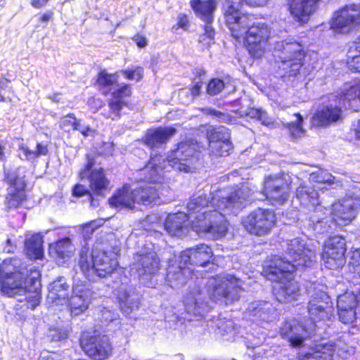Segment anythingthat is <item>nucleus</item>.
<instances>
[{
    "mask_svg": "<svg viewBox=\"0 0 360 360\" xmlns=\"http://www.w3.org/2000/svg\"><path fill=\"white\" fill-rule=\"evenodd\" d=\"M210 195V200L204 193L193 195L187 204L186 215L193 231L218 239L228 231L225 214H236L244 207L250 191L247 186L243 185L237 190H214Z\"/></svg>",
    "mask_w": 360,
    "mask_h": 360,
    "instance_id": "f257e3e1",
    "label": "nucleus"
},
{
    "mask_svg": "<svg viewBox=\"0 0 360 360\" xmlns=\"http://www.w3.org/2000/svg\"><path fill=\"white\" fill-rule=\"evenodd\" d=\"M295 264L285 263L279 256H274L266 272L268 279L276 282L274 294L280 302H289L300 295L298 283L292 278Z\"/></svg>",
    "mask_w": 360,
    "mask_h": 360,
    "instance_id": "f03ea898",
    "label": "nucleus"
},
{
    "mask_svg": "<svg viewBox=\"0 0 360 360\" xmlns=\"http://www.w3.org/2000/svg\"><path fill=\"white\" fill-rule=\"evenodd\" d=\"M78 264L83 274L91 281L96 276L103 278L111 274L118 263L113 252H108L97 244L91 254H89V249L86 247L82 248Z\"/></svg>",
    "mask_w": 360,
    "mask_h": 360,
    "instance_id": "7ed1b4c3",
    "label": "nucleus"
},
{
    "mask_svg": "<svg viewBox=\"0 0 360 360\" xmlns=\"http://www.w3.org/2000/svg\"><path fill=\"white\" fill-rule=\"evenodd\" d=\"M277 74L281 77H295L303 65L305 53L296 41H277L273 53Z\"/></svg>",
    "mask_w": 360,
    "mask_h": 360,
    "instance_id": "20e7f679",
    "label": "nucleus"
},
{
    "mask_svg": "<svg viewBox=\"0 0 360 360\" xmlns=\"http://www.w3.org/2000/svg\"><path fill=\"white\" fill-rule=\"evenodd\" d=\"M250 20L247 15L245 23H240L236 19V24L238 28L234 30L229 27L231 35L236 39H240L245 34L247 48L250 54L254 58H260L264 55L269 46V39L271 34L270 27L264 22H257L250 25Z\"/></svg>",
    "mask_w": 360,
    "mask_h": 360,
    "instance_id": "39448f33",
    "label": "nucleus"
},
{
    "mask_svg": "<svg viewBox=\"0 0 360 360\" xmlns=\"http://www.w3.org/2000/svg\"><path fill=\"white\" fill-rule=\"evenodd\" d=\"M18 260H4L0 265V290L4 295L14 297L25 292L30 282L29 269L18 270Z\"/></svg>",
    "mask_w": 360,
    "mask_h": 360,
    "instance_id": "423d86ee",
    "label": "nucleus"
},
{
    "mask_svg": "<svg viewBox=\"0 0 360 360\" xmlns=\"http://www.w3.org/2000/svg\"><path fill=\"white\" fill-rule=\"evenodd\" d=\"M242 285L243 282L236 276L224 274L209 278L207 292L213 302L227 305L239 299Z\"/></svg>",
    "mask_w": 360,
    "mask_h": 360,
    "instance_id": "0eeeda50",
    "label": "nucleus"
},
{
    "mask_svg": "<svg viewBox=\"0 0 360 360\" xmlns=\"http://www.w3.org/2000/svg\"><path fill=\"white\" fill-rule=\"evenodd\" d=\"M25 175L20 168L11 169L5 172L4 181L8 185L6 206L8 210H15L26 201Z\"/></svg>",
    "mask_w": 360,
    "mask_h": 360,
    "instance_id": "6e6552de",
    "label": "nucleus"
},
{
    "mask_svg": "<svg viewBox=\"0 0 360 360\" xmlns=\"http://www.w3.org/2000/svg\"><path fill=\"white\" fill-rule=\"evenodd\" d=\"M199 148L198 144L194 140L182 141L163 162L164 163L167 162L169 166L176 171L188 173L191 171V162Z\"/></svg>",
    "mask_w": 360,
    "mask_h": 360,
    "instance_id": "1a4fd4ad",
    "label": "nucleus"
},
{
    "mask_svg": "<svg viewBox=\"0 0 360 360\" xmlns=\"http://www.w3.org/2000/svg\"><path fill=\"white\" fill-rule=\"evenodd\" d=\"M276 223L274 211L258 208L243 219V225L250 234L263 236L270 233Z\"/></svg>",
    "mask_w": 360,
    "mask_h": 360,
    "instance_id": "9d476101",
    "label": "nucleus"
},
{
    "mask_svg": "<svg viewBox=\"0 0 360 360\" xmlns=\"http://www.w3.org/2000/svg\"><path fill=\"white\" fill-rule=\"evenodd\" d=\"M290 176L288 174L271 175L265 179L264 193L273 205H281L289 198Z\"/></svg>",
    "mask_w": 360,
    "mask_h": 360,
    "instance_id": "9b49d317",
    "label": "nucleus"
},
{
    "mask_svg": "<svg viewBox=\"0 0 360 360\" xmlns=\"http://www.w3.org/2000/svg\"><path fill=\"white\" fill-rule=\"evenodd\" d=\"M360 25V4L346 5L333 14L330 28L335 32L347 34Z\"/></svg>",
    "mask_w": 360,
    "mask_h": 360,
    "instance_id": "f8f14e48",
    "label": "nucleus"
},
{
    "mask_svg": "<svg viewBox=\"0 0 360 360\" xmlns=\"http://www.w3.org/2000/svg\"><path fill=\"white\" fill-rule=\"evenodd\" d=\"M285 248L289 259L283 262L295 264V269L310 266L316 257L315 251L307 247L304 240L300 238L287 240Z\"/></svg>",
    "mask_w": 360,
    "mask_h": 360,
    "instance_id": "ddd939ff",
    "label": "nucleus"
},
{
    "mask_svg": "<svg viewBox=\"0 0 360 360\" xmlns=\"http://www.w3.org/2000/svg\"><path fill=\"white\" fill-rule=\"evenodd\" d=\"M310 323L330 320L334 317V307L330 297L323 291L319 290L311 295L308 303Z\"/></svg>",
    "mask_w": 360,
    "mask_h": 360,
    "instance_id": "4468645a",
    "label": "nucleus"
},
{
    "mask_svg": "<svg viewBox=\"0 0 360 360\" xmlns=\"http://www.w3.org/2000/svg\"><path fill=\"white\" fill-rule=\"evenodd\" d=\"M80 345L85 354L95 360L107 359L112 353V346L105 335H89L83 334Z\"/></svg>",
    "mask_w": 360,
    "mask_h": 360,
    "instance_id": "2eb2a0df",
    "label": "nucleus"
},
{
    "mask_svg": "<svg viewBox=\"0 0 360 360\" xmlns=\"http://www.w3.org/2000/svg\"><path fill=\"white\" fill-rule=\"evenodd\" d=\"M345 240L340 236L330 237L326 243L322 253L324 265L329 269L342 267L345 262Z\"/></svg>",
    "mask_w": 360,
    "mask_h": 360,
    "instance_id": "dca6fc26",
    "label": "nucleus"
},
{
    "mask_svg": "<svg viewBox=\"0 0 360 360\" xmlns=\"http://www.w3.org/2000/svg\"><path fill=\"white\" fill-rule=\"evenodd\" d=\"M191 6L197 15L205 22L204 26V34L200 36L199 41L205 45H209L214 39V30L211 26L213 21V13L215 11L217 4L215 0H192Z\"/></svg>",
    "mask_w": 360,
    "mask_h": 360,
    "instance_id": "f3484780",
    "label": "nucleus"
},
{
    "mask_svg": "<svg viewBox=\"0 0 360 360\" xmlns=\"http://www.w3.org/2000/svg\"><path fill=\"white\" fill-rule=\"evenodd\" d=\"M314 330V325L307 326L301 324L295 319L286 321L281 328L280 335L288 340L292 347L301 346Z\"/></svg>",
    "mask_w": 360,
    "mask_h": 360,
    "instance_id": "a211bd4d",
    "label": "nucleus"
},
{
    "mask_svg": "<svg viewBox=\"0 0 360 360\" xmlns=\"http://www.w3.org/2000/svg\"><path fill=\"white\" fill-rule=\"evenodd\" d=\"M94 160L88 157V162L80 172L82 179L88 177L91 191L98 195H105L109 190L110 181L106 178L102 168L92 169Z\"/></svg>",
    "mask_w": 360,
    "mask_h": 360,
    "instance_id": "6ab92c4d",
    "label": "nucleus"
},
{
    "mask_svg": "<svg viewBox=\"0 0 360 360\" xmlns=\"http://www.w3.org/2000/svg\"><path fill=\"white\" fill-rule=\"evenodd\" d=\"M360 206V198L347 196L333 204L331 214L333 221L340 226L349 224L355 217L356 210Z\"/></svg>",
    "mask_w": 360,
    "mask_h": 360,
    "instance_id": "aec40b11",
    "label": "nucleus"
},
{
    "mask_svg": "<svg viewBox=\"0 0 360 360\" xmlns=\"http://www.w3.org/2000/svg\"><path fill=\"white\" fill-rule=\"evenodd\" d=\"M268 0H226L224 6V14L226 25H230L232 30L235 32L238 29V25L236 24L238 19L239 22L245 23L247 21V15L241 12L243 1L251 6H262Z\"/></svg>",
    "mask_w": 360,
    "mask_h": 360,
    "instance_id": "412c9836",
    "label": "nucleus"
},
{
    "mask_svg": "<svg viewBox=\"0 0 360 360\" xmlns=\"http://www.w3.org/2000/svg\"><path fill=\"white\" fill-rule=\"evenodd\" d=\"M160 259L154 251L141 252L134 257L131 270L136 271L139 276H150L159 269Z\"/></svg>",
    "mask_w": 360,
    "mask_h": 360,
    "instance_id": "4be33fe9",
    "label": "nucleus"
},
{
    "mask_svg": "<svg viewBox=\"0 0 360 360\" xmlns=\"http://www.w3.org/2000/svg\"><path fill=\"white\" fill-rule=\"evenodd\" d=\"M131 90L128 85H124L112 94L108 101L107 109H104L102 114L107 119L117 120L121 117V111L127 106L126 98L130 96Z\"/></svg>",
    "mask_w": 360,
    "mask_h": 360,
    "instance_id": "5701e85b",
    "label": "nucleus"
},
{
    "mask_svg": "<svg viewBox=\"0 0 360 360\" xmlns=\"http://www.w3.org/2000/svg\"><path fill=\"white\" fill-rule=\"evenodd\" d=\"M320 0H287L288 11L292 17L300 22H307L318 9Z\"/></svg>",
    "mask_w": 360,
    "mask_h": 360,
    "instance_id": "b1692460",
    "label": "nucleus"
},
{
    "mask_svg": "<svg viewBox=\"0 0 360 360\" xmlns=\"http://www.w3.org/2000/svg\"><path fill=\"white\" fill-rule=\"evenodd\" d=\"M193 269L184 264V260L178 257V260L169 265L167 273V282L173 288H178L185 284L192 277Z\"/></svg>",
    "mask_w": 360,
    "mask_h": 360,
    "instance_id": "393cba45",
    "label": "nucleus"
},
{
    "mask_svg": "<svg viewBox=\"0 0 360 360\" xmlns=\"http://www.w3.org/2000/svg\"><path fill=\"white\" fill-rule=\"evenodd\" d=\"M212 255L208 245L200 244L181 252L179 259L184 260V264L205 266L210 262Z\"/></svg>",
    "mask_w": 360,
    "mask_h": 360,
    "instance_id": "a878e982",
    "label": "nucleus"
},
{
    "mask_svg": "<svg viewBox=\"0 0 360 360\" xmlns=\"http://www.w3.org/2000/svg\"><path fill=\"white\" fill-rule=\"evenodd\" d=\"M357 300L352 292H345L337 299V307L340 320L344 323H351L356 319Z\"/></svg>",
    "mask_w": 360,
    "mask_h": 360,
    "instance_id": "bb28decb",
    "label": "nucleus"
},
{
    "mask_svg": "<svg viewBox=\"0 0 360 360\" xmlns=\"http://www.w3.org/2000/svg\"><path fill=\"white\" fill-rule=\"evenodd\" d=\"M92 292L84 285H75L73 294L69 300L71 314L78 316L84 312L89 306Z\"/></svg>",
    "mask_w": 360,
    "mask_h": 360,
    "instance_id": "cd10ccee",
    "label": "nucleus"
},
{
    "mask_svg": "<svg viewBox=\"0 0 360 360\" xmlns=\"http://www.w3.org/2000/svg\"><path fill=\"white\" fill-rule=\"evenodd\" d=\"M184 303L186 311L195 316H202L210 310V307L207 302L204 301L198 286H195L184 295Z\"/></svg>",
    "mask_w": 360,
    "mask_h": 360,
    "instance_id": "c85d7f7f",
    "label": "nucleus"
},
{
    "mask_svg": "<svg viewBox=\"0 0 360 360\" xmlns=\"http://www.w3.org/2000/svg\"><path fill=\"white\" fill-rule=\"evenodd\" d=\"M176 133L173 127H156L148 129L142 138L143 143L150 148H160Z\"/></svg>",
    "mask_w": 360,
    "mask_h": 360,
    "instance_id": "c756f323",
    "label": "nucleus"
},
{
    "mask_svg": "<svg viewBox=\"0 0 360 360\" xmlns=\"http://www.w3.org/2000/svg\"><path fill=\"white\" fill-rule=\"evenodd\" d=\"M40 276V272L35 267H31L28 276L30 282L27 283L26 292L21 294L25 295L27 307L32 309L38 306L41 301Z\"/></svg>",
    "mask_w": 360,
    "mask_h": 360,
    "instance_id": "7c9ffc66",
    "label": "nucleus"
},
{
    "mask_svg": "<svg viewBox=\"0 0 360 360\" xmlns=\"http://www.w3.org/2000/svg\"><path fill=\"white\" fill-rule=\"evenodd\" d=\"M165 159L160 155L151 158L148 165L142 169L145 174L144 180L150 182L160 184L163 180L164 170L169 171V165L164 163Z\"/></svg>",
    "mask_w": 360,
    "mask_h": 360,
    "instance_id": "2f4dec72",
    "label": "nucleus"
},
{
    "mask_svg": "<svg viewBox=\"0 0 360 360\" xmlns=\"http://www.w3.org/2000/svg\"><path fill=\"white\" fill-rule=\"evenodd\" d=\"M338 342L321 343L299 353V360H331Z\"/></svg>",
    "mask_w": 360,
    "mask_h": 360,
    "instance_id": "473e14b6",
    "label": "nucleus"
},
{
    "mask_svg": "<svg viewBox=\"0 0 360 360\" xmlns=\"http://www.w3.org/2000/svg\"><path fill=\"white\" fill-rule=\"evenodd\" d=\"M342 111L340 106L328 105L318 110L311 118V124L315 127H328L342 120Z\"/></svg>",
    "mask_w": 360,
    "mask_h": 360,
    "instance_id": "72a5a7b5",
    "label": "nucleus"
},
{
    "mask_svg": "<svg viewBox=\"0 0 360 360\" xmlns=\"http://www.w3.org/2000/svg\"><path fill=\"white\" fill-rule=\"evenodd\" d=\"M250 316L254 317V321L269 322L276 318V308L273 304L266 301H255L251 302L248 309Z\"/></svg>",
    "mask_w": 360,
    "mask_h": 360,
    "instance_id": "f704fd0d",
    "label": "nucleus"
},
{
    "mask_svg": "<svg viewBox=\"0 0 360 360\" xmlns=\"http://www.w3.org/2000/svg\"><path fill=\"white\" fill-rule=\"evenodd\" d=\"M188 217L184 212L170 214L165 221V229L171 236L181 237L188 231Z\"/></svg>",
    "mask_w": 360,
    "mask_h": 360,
    "instance_id": "c9c22d12",
    "label": "nucleus"
},
{
    "mask_svg": "<svg viewBox=\"0 0 360 360\" xmlns=\"http://www.w3.org/2000/svg\"><path fill=\"white\" fill-rule=\"evenodd\" d=\"M134 196H135L134 189H131L128 185H124L109 199V203L111 206L117 208L133 209L134 204L136 203Z\"/></svg>",
    "mask_w": 360,
    "mask_h": 360,
    "instance_id": "e433bc0d",
    "label": "nucleus"
},
{
    "mask_svg": "<svg viewBox=\"0 0 360 360\" xmlns=\"http://www.w3.org/2000/svg\"><path fill=\"white\" fill-rule=\"evenodd\" d=\"M160 185H146L134 189L136 203L149 205L159 198Z\"/></svg>",
    "mask_w": 360,
    "mask_h": 360,
    "instance_id": "4c0bfd02",
    "label": "nucleus"
},
{
    "mask_svg": "<svg viewBox=\"0 0 360 360\" xmlns=\"http://www.w3.org/2000/svg\"><path fill=\"white\" fill-rule=\"evenodd\" d=\"M296 197L301 204L309 208H314L320 204L318 192L306 185H300L297 188Z\"/></svg>",
    "mask_w": 360,
    "mask_h": 360,
    "instance_id": "58836bf2",
    "label": "nucleus"
},
{
    "mask_svg": "<svg viewBox=\"0 0 360 360\" xmlns=\"http://www.w3.org/2000/svg\"><path fill=\"white\" fill-rule=\"evenodd\" d=\"M68 288L69 286L67 285L65 278L60 277L50 284L48 297L56 302L57 304L66 303Z\"/></svg>",
    "mask_w": 360,
    "mask_h": 360,
    "instance_id": "ea45409f",
    "label": "nucleus"
},
{
    "mask_svg": "<svg viewBox=\"0 0 360 360\" xmlns=\"http://www.w3.org/2000/svg\"><path fill=\"white\" fill-rule=\"evenodd\" d=\"M338 96V103H345L356 98L360 101V82L346 84Z\"/></svg>",
    "mask_w": 360,
    "mask_h": 360,
    "instance_id": "a19ab883",
    "label": "nucleus"
},
{
    "mask_svg": "<svg viewBox=\"0 0 360 360\" xmlns=\"http://www.w3.org/2000/svg\"><path fill=\"white\" fill-rule=\"evenodd\" d=\"M25 247L29 256L35 259H39L42 257V238L39 234H34L27 239Z\"/></svg>",
    "mask_w": 360,
    "mask_h": 360,
    "instance_id": "79ce46f5",
    "label": "nucleus"
},
{
    "mask_svg": "<svg viewBox=\"0 0 360 360\" xmlns=\"http://www.w3.org/2000/svg\"><path fill=\"white\" fill-rule=\"evenodd\" d=\"M48 153L47 146L41 143L37 145L36 150H31L27 146L21 145L19 148V156L22 160L34 161L41 155Z\"/></svg>",
    "mask_w": 360,
    "mask_h": 360,
    "instance_id": "37998d69",
    "label": "nucleus"
},
{
    "mask_svg": "<svg viewBox=\"0 0 360 360\" xmlns=\"http://www.w3.org/2000/svg\"><path fill=\"white\" fill-rule=\"evenodd\" d=\"M117 81L118 76L116 74H108L105 70L101 71L97 78V84L105 94L112 90Z\"/></svg>",
    "mask_w": 360,
    "mask_h": 360,
    "instance_id": "c03bdc74",
    "label": "nucleus"
},
{
    "mask_svg": "<svg viewBox=\"0 0 360 360\" xmlns=\"http://www.w3.org/2000/svg\"><path fill=\"white\" fill-rule=\"evenodd\" d=\"M118 298L120 302V309L126 314H130L139 307V302L136 295H130L124 291L118 295Z\"/></svg>",
    "mask_w": 360,
    "mask_h": 360,
    "instance_id": "a18cd8bd",
    "label": "nucleus"
},
{
    "mask_svg": "<svg viewBox=\"0 0 360 360\" xmlns=\"http://www.w3.org/2000/svg\"><path fill=\"white\" fill-rule=\"evenodd\" d=\"M52 248L54 249L57 256L62 259L70 257L74 250L71 240L68 238L58 241Z\"/></svg>",
    "mask_w": 360,
    "mask_h": 360,
    "instance_id": "49530a36",
    "label": "nucleus"
},
{
    "mask_svg": "<svg viewBox=\"0 0 360 360\" xmlns=\"http://www.w3.org/2000/svg\"><path fill=\"white\" fill-rule=\"evenodd\" d=\"M295 120L285 124V127L288 129L292 137L297 139L302 137L304 134L302 127L303 119L300 114L294 115Z\"/></svg>",
    "mask_w": 360,
    "mask_h": 360,
    "instance_id": "de8ad7c7",
    "label": "nucleus"
},
{
    "mask_svg": "<svg viewBox=\"0 0 360 360\" xmlns=\"http://www.w3.org/2000/svg\"><path fill=\"white\" fill-rule=\"evenodd\" d=\"M309 180L313 182L328 184L333 185L336 182V179L326 170L319 169L309 174Z\"/></svg>",
    "mask_w": 360,
    "mask_h": 360,
    "instance_id": "09e8293b",
    "label": "nucleus"
},
{
    "mask_svg": "<svg viewBox=\"0 0 360 360\" xmlns=\"http://www.w3.org/2000/svg\"><path fill=\"white\" fill-rule=\"evenodd\" d=\"M347 65L351 70L360 72V49L352 46L347 52Z\"/></svg>",
    "mask_w": 360,
    "mask_h": 360,
    "instance_id": "8fccbe9b",
    "label": "nucleus"
},
{
    "mask_svg": "<svg viewBox=\"0 0 360 360\" xmlns=\"http://www.w3.org/2000/svg\"><path fill=\"white\" fill-rule=\"evenodd\" d=\"M210 148L212 152L216 155L227 156L232 150V143L230 141L225 142L210 143Z\"/></svg>",
    "mask_w": 360,
    "mask_h": 360,
    "instance_id": "3c124183",
    "label": "nucleus"
},
{
    "mask_svg": "<svg viewBox=\"0 0 360 360\" xmlns=\"http://www.w3.org/2000/svg\"><path fill=\"white\" fill-rule=\"evenodd\" d=\"M231 136L229 129L225 127H219L212 130L208 136L210 143L225 142L230 141Z\"/></svg>",
    "mask_w": 360,
    "mask_h": 360,
    "instance_id": "603ef678",
    "label": "nucleus"
},
{
    "mask_svg": "<svg viewBox=\"0 0 360 360\" xmlns=\"http://www.w3.org/2000/svg\"><path fill=\"white\" fill-rule=\"evenodd\" d=\"M224 88V83L219 79H212L207 86V92L210 96L219 94Z\"/></svg>",
    "mask_w": 360,
    "mask_h": 360,
    "instance_id": "864d4df0",
    "label": "nucleus"
},
{
    "mask_svg": "<svg viewBox=\"0 0 360 360\" xmlns=\"http://www.w3.org/2000/svg\"><path fill=\"white\" fill-rule=\"evenodd\" d=\"M77 120L75 116L72 113H70L66 116L61 118L60 122V127L65 131H69L70 130H74L75 127L76 126V123Z\"/></svg>",
    "mask_w": 360,
    "mask_h": 360,
    "instance_id": "5fc2aeb1",
    "label": "nucleus"
},
{
    "mask_svg": "<svg viewBox=\"0 0 360 360\" xmlns=\"http://www.w3.org/2000/svg\"><path fill=\"white\" fill-rule=\"evenodd\" d=\"M101 226L96 221L83 224L81 226V232L85 240L89 239L94 232Z\"/></svg>",
    "mask_w": 360,
    "mask_h": 360,
    "instance_id": "6e6d98bb",
    "label": "nucleus"
},
{
    "mask_svg": "<svg viewBox=\"0 0 360 360\" xmlns=\"http://www.w3.org/2000/svg\"><path fill=\"white\" fill-rule=\"evenodd\" d=\"M100 319L103 323L112 322L117 319V314L109 309L103 307L100 311Z\"/></svg>",
    "mask_w": 360,
    "mask_h": 360,
    "instance_id": "4d7b16f0",
    "label": "nucleus"
},
{
    "mask_svg": "<svg viewBox=\"0 0 360 360\" xmlns=\"http://www.w3.org/2000/svg\"><path fill=\"white\" fill-rule=\"evenodd\" d=\"M74 130L80 131L85 137L93 136L96 132V131L89 126L82 124L80 120H77Z\"/></svg>",
    "mask_w": 360,
    "mask_h": 360,
    "instance_id": "13d9d810",
    "label": "nucleus"
},
{
    "mask_svg": "<svg viewBox=\"0 0 360 360\" xmlns=\"http://www.w3.org/2000/svg\"><path fill=\"white\" fill-rule=\"evenodd\" d=\"M143 72V70L141 68H136L134 70L123 71V74L127 79L136 81H139L142 78Z\"/></svg>",
    "mask_w": 360,
    "mask_h": 360,
    "instance_id": "bf43d9fd",
    "label": "nucleus"
},
{
    "mask_svg": "<svg viewBox=\"0 0 360 360\" xmlns=\"http://www.w3.org/2000/svg\"><path fill=\"white\" fill-rule=\"evenodd\" d=\"M202 110L206 114H210L213 116L219 117L220 121L225 122L231 121V118L230 115L228 114L223 113V112H221L219 111H217V110H215L211 109V108H205Z\"/></svg>",
    "mask_w": 360,
    "mask_h": 360,
    "instance_id": "052dcab7",
    "label": "nucleus"
},
{
    "mask_svg": "<svg viewBox=\"0 0 360 360\" xmlns=\"http://www.w3.org/2000/svg\"><path fill=\"white\" fill-rule=\"evenodd\" d=\"M48 336L51 339L52 341H58L66 337L65 331L57 328H51L49 329Z\"/></svg>",
    "mask_w": 360,
    "mask_h": 360,
    "instance_id": "680f3d73",
    "label": "nucleus"
},
{
    "mask_svg": "<svg viewBox=\"0 0 360 360\" xmlns=\"http://www.w3.org/2000/svg\"><path fill=\"white\" fill-rule=\"evenodd\" d=\"M89 193L86 187L81 184H77L72 189V194L75 196L81 197Z\"/></svg>",
    "mask_w": 360,
    "mask_h": 360,
    "instance_id": "e2e57ef3",
    "label": "nucleus"
},
{
    "mask_svg": "<svg viewBox=\"0 0 360 360\" xmlns=\"http://www.w3.org/2000/svg\"><path fill=\"white\" fill-rule=\"evenodd\" d=\"M257 120L260 121L261 123L265 126H269L272 123L271 119L267 116L266 112L262 110H260V115Z\"/></svg>",
    "mask_w": 360,
    "mask_h": 360,
    "instance_id": "0e129e2a",
    "label": "nucleus"
},
{
    "mask_svg": "<svg viewBox=\"0 0 360 360\" xmlns=\"http://www.w3.org/2000/svg\"><path fill=\"white\" fill-rule=\"evenodd\" d=\"M260 109L250 108L245 111V115L252 119L257 120L259 115H260Z\"/></svg>",
    "mask_w": 360,
    "mask_h": 360,
    "instance_id": "69168bd1",
    "label": "nucleus"
},
{
    "mask_svg": "<svg viewBox=\"0 0 360 360\" xmlns=\"http://www.w3.org/2000/svg\"><path fill=\"white\" fill-rule=\"evenodd\" d=\"M49 0H30L31 6L34 8H41L44 7Z\"/></svg>",
    "mask_w": 360,
    "mask_h": 360,
    "instance_id": "338daca9",
    "label": "nucleus"
},
{
    "mask_svg": "<svg viewBox=\"0 0 360 360\" xmlns=\"http://www.w3.org/2000/svg\"><path fill=\"white\" fill-rule=\"evenodd\" d=\"M179 27L186 30L188 26V19L185 15H179V22H178Z\"/></svg>",
    "mask_w": 360,
    "mask_h": 360,
    "instance_id": "774afa93",
    "label": "nucleus"
}]
</instances>
